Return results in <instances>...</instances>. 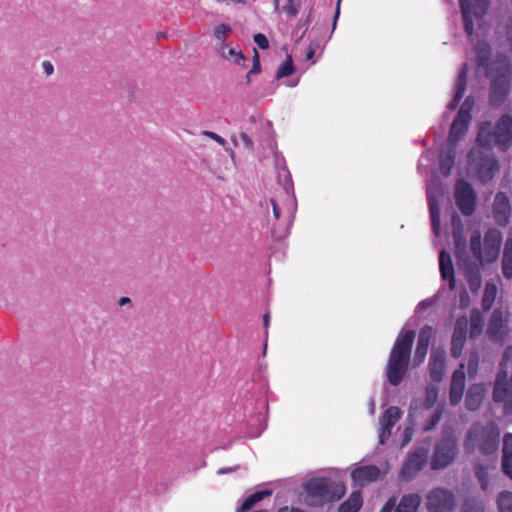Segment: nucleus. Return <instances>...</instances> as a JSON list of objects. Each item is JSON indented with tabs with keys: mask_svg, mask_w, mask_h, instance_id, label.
Returning a JSON list of instances; mask_svg holds the SVG:
<instances>
[{
	"mask_svg": "<svg viewBox=\"0 0 512 512\" xmlns=\"http://www.w3.org/2000/svg\"><path fill=\"white\" fill-rule=\"evenodd\" d=\"M477 143L481 148L497 146L507 150L512 145V117L502 116L495 126L482 123L479 127Z\"/></svg>",
	"mask_w": 512,
	"mask_h": 512,
	"instance_id": "nucleus-3",
	"label": "nucleus"
},
{
	"mask_svg": "<svg viewBox=\"0 0 512 512\" xmlns=\"http://www.w3.org/2000/svg\"><path fill=\"white\" fill-rule=\"evenodd\" d=\"M468 325V319L461 317L457 320L455 329L452 335V347L451 354L453 357H459L462 353V349L466 340V330Z\"/></svg>",
	"mask_w": 512,
	"mask_h": 512,
	"instance_id": "nucleus-17",
	"label": "nucleus"
},
{
	"mask_svg": "<svg viewBox=\"0 0 512 512\" xmlns=\"http://www.w3.org/2000/svg\"><path fill=\"white\" fill-rule=\"evenodd\" d=\"M395 505L396 499L392 497L385 503L380 512H392V510L395 508Z\"/></svg>",
	"mask_w": 512,
	"mask_h": 512,
	"instance_id": "nucleus-51",
	"label": "nucleus"
},
{
	"mask_svg": "<svg viewBox=\"0 0 512 512\" xmlns=\"http://www.w3.org/2000/svg\"><path fill=\"white\" fill-rule=\"evenodd\" d=\"M284 11L291 16H295L299 11V4L294 3L293 0H289V4L284 6Z\"/></svg>",
	"mask_w": 512,
	"mask_h": 512,
	"instance_id": "nucleus-46",
	"label": "nucleus"
},
{
	"mask_svg": "<svg viewBox=\"0 0 512 512\" xmlns=\"http://www.w3.org/2000/svg\"><path fill=\"white\" fill-rule=\"evenodd\" d=\"M271 495L270 491H259L247 497L237 508L236 512H246L252 509L258 502Z\"/></svg>",
	"mask_w": 512,
	"mask_h": 512,
	"instance_id": "nucleus-31",
	"label": "nucleus"
},
{
	"mask_svg": "<svg viewBox=\"0 0 512 512\" xmlns=\"http://www.w3.org/2000/svg\"><path fill=\"white\" fill-rule=\"evenodd\" d=\"M466 74H467V68L466 65L462 67V69L459 72V75L455 82V94L453 97V100L449 103L448 108L450 110L456 109L460 99L463 96V93L465 91L466 86Z\"/></svg>",
	"mask_w": 512,
	"mask_h": 512,
	"instance_id": "nucleus-26",
	"label": "nucleus"
},
{
	"mask_svg": "<svg viewBox=\"0 0 512 512\" xmlns=\"http://www.w3.org/2000/svg\"><path fill=\"white\" fill-rule=\"evenodd\" d=\"M462 512H484V507L477 502H466L463 505Z\"/></svg>",
	"mask_w": 512,
	"mask_h": 512,
	"instance_id": "nucleus-44",
	"label": "nucleus"
},
{
	"mask_svg": "<svg viewBox=\"0 0 512 512\" xmlns=\"http://www.w3.org/2000/svg\"><path fill=\"white\" fill-rule=\"evenodd\" d=\"M369 407H370V413L374 414V412H375V401H374V399L370 400Z\"/></svg>",
	"mask_w": 512,
	"mask_h": 512,
	"instance_id": "nucleus-60",
	"label": "nucleus"
},
{
	"mask_svg": "<svg viewBox=\"0 0 512 512\" xmlns=\"http://www.w3.org/2000/svg\"><path fill=\"white\" fill-rule=\"evenodd\" d=\"M129 302H130V299H129V298H127V297H122V298L120 299V301H119V304H120L121 306H123V305H125V304H127V303H129Z\"/></svg>",
	"mask_w": 512,
	"mask_h": 512,
	"instance_id": "nucleus-61",
	"label": "nucleus"
},
{
	"mask_svg": "<svg viewBox=\"0 0 512 512\" xmlns=\"http://www.w3.org/2000/svg\"><path fill=\"white\" fill-rule=\"evenodd\" d=\"M237 467H230V468H221L217 471V474L219 475H222V474H226V473H229V472H233L236 470Z\"/></svg>",
	"mask_w": 512,
	"mask_h": 512,
	"instance_id": "nucleus-56",
	"label": "nucleus"
},
{
	"mask_svg": "<svg viewBox=\"0 0 512 512\" xmlns=\"http://www.w3.org/2000/svg\"><path fill=\"white\" fill-rule=\"evenodd\" d=\"M498 170L496 160L481 151L472 150L469 155L468 173L477 177L481 182L490 181Z\"/></svg>",
	"mask_w": 512,
	"mask_h": 512,
	"instance_id": "nucleus-7",
	"label": "nucleus"
},
{
	"mask_svg": "<svg viewBox=\"0 0 512 512\" xmlns=\"http://www.w3.org/2000/svg\"><path fill=\"white\" fill-rule=\"evenodd\" d=\"M473 107V101L467 98L462 104L456 119L453 121L449 134V142L456 144L463 135L466 133L469 123L471 121V109Z\"/></svg>",
	"mask_w": 512,
	"mask_h": 512,
	"instance_id": "nucleus-11",
	"label": "nucleus"
},
{
	"mask_svg": "<svg viewBox=\"0 0 512 512\" xmlns=\"http://www.w3.org/2000/svg\"><path fill=\"white\" fill-rule=\"evenodd\" d=\"M468 303H469L468 294L466 292L461 293V295H460V304L462 306H467Z\"/></svg>",
	"mask_w": 512,
	"mask_h": 512,
	"instance_id": "nucleus-55",
	"label": "nucleus"
},
{
	"mask_svg": "<svg viewBox=\"0 0 512 512\" xmlns=\"http://www.w3.org/2000/svg\"><path fill=\"white\" fill-rule=\"evenodd\" d=\"M500 432L495 423L489 422L486 425L476 424L469 431L466 445L471 448H478L483 454H494L499 445Z\"/></svg>",
	"mask_w": 512,
	"mask_h": 512,
	"instance_id": "nucleus-5",
	"label": "nucleus"
},
{
	"mask_svg": "<svg viewBox=\"0 0 512 512\" xmlns=\"http://www.w3.org/2000/svg\"><path fill=\"white\" fill-rule=\"evenodd\" d=\"M270 202L272 204L275 219H279L281 213L280 207L278 206L277 202L274 199H271Z\"/></svg>",
	"mask_w": 512,
	"mask_h": 512,
	"instance_id": "nucleus-52",
	"label": "nucleus"
},
{
	"mask_svg": "<svg viewBox=\"0 0 512 512\" xmlns=\"http://www.w3.org/2000/svg\"><path fill=\"white\" fill-rule=\"evenodd\" d=\"M492 88L491 99L494 104L502 102L511 83V67L505 58H501L492 64L491 70Z\"/></svg>",
	"mask_w": 512,
	"mask_h": 512,
	"instance_id": "nucleus-6",
	"label": "nucleus"
},
{
	"mask_svg": "<svg viewBox=\"0 0 512 512\" xmlns=\"http://www.w3.org/2000/svg\"><path fill=\"white\" fill-rule=\"evenodd\" d=\"M296 210V201L294 198L290 197V212L293 214Z\"/></svg>",
	"mask_w": 512,
	"mask_h": 512,
	"instance_id": "nucleus-58",
	"label": "nucleus"
},
{
	"mask_svg": "<svg viewBox=\"0 0 512 512\" xmlns=\"http://www.w3.org/2000/svg\"><path fill=\"white\" fill-rule=\"evenodd\" d=\"M465 386V373L464 365L460 364V367L454 371L450 386V403L451 405H457L463 396Z\"/></svg>",
	"mask_w": 512,
	"mask_h": 512,
	"instance_id": "nucleus-19",
	"label": "nucleus"
},
{
	"mask_svg": "<svg viewBox=\"0 0 512 512\" xmlns=\"http://www.w3.org/2000/svg\"><path fill=\"white\" fill-rule=\"evenodd\" d=\"M441 414H442V410L438 409L434 413V415L431 417L430 421L425 425L424 429L426 431L433 429L436 426V424L439 422V420L441 418Z\"/></svg>",
	"mask_w": 512,
	"mask_h": 512,
	"instance_id": "nucleus-45",
	"label": "nucleus"
},
{
	"mask_svg": "<svg viewBox=\"0 0 512 512\" xmlns=\"http://www.w3.org/2000/svg\"><path fill=\"white\" fill-rule=\"evenodd\" d=\"M501 241V233L496 229L489 230L485 234L483 242H481L480 233L475 232L470 240V248L474 257L484 265L497 260Z\"/></svg>",
	"mask_w": 512,
	"mask_h": 512,
	"instance_id": "nucleus-4",
	"label": "nucleus"
},
{
	"mask_svg": "<svg viewBox=\"0 0 512 512\" xmlns=\"http://www.w3.org/2000/svg\"><path fill=\"white\" fill-rule=\"evenodd\" d=\"M362 505V497L360 492L354 491L348 500L339 507L340 512H357Z\"/></svg>",
	"mask_w": 512,
	"mask_h": 512,
	"instance_id": "nucleus-32",
	"label": "nucleus"
},
{
	"mask_svg": "<svg viewBox=\"0 0 512 512\" xmlns=\"http://www.w3.org/2000/svg\"><path fill=\"white\" fill-rule=\"evenodd\" d=\"M496 295H497V286L492 282L486 283L483 298H482V306L485 310H488L491 308V306L496 298Z\"/></svg>",
	"mask_w": 512,
	"mask_h": 512,
	"instance_id": "nucleus-33",
	"label": "nucleus"
},
{
	"mask_svg": "<svg viewBox=\"0 0 512 512\" xmlns=\"http://www.w3.org/2000/svg\"><path fill=\"white\" fill-rule=\"evenodd\" d=\"M493 211L495 219L499 224L503 225L507 222L510 213V206L505 194L499 193L496 195Z\"/></svg>",
	"mask_w": 512,
	"mask_h": 512,
	"instance_id": "nucleus-25",
	"label": "nucleus"
},
{
	"mask_svg": "<svg viewBox=\"0 0 512 512\" xmlns=\"http://www.w3.org/2000/svg\"><path fill=\"white\" fill-rule=\"evenodd\" d=\"M250 0H230V2H233V3H242V4H248Z\"/></svg>",
	"mask_w": 512,
	"mask_h": 512,
	"instance_id": "nucleus-63",
	"label": "nucleus"
},
{
	"mask_svg": "<svg viewBox=\"0 0 512 512\" xmlns=\"http://www.w3.org/2000/svg\"><path fill=\"white\" fill-rule=\"evenodd\" d=\"M232 34V27L226 23H218L213 27L212 35L215 40V49L221 44H227L226 39Z\"/></svg>",
	"mask_w": 512,
	"mask_h": 512,
	"instance_id": "nucleus-30",
	"label": "nucleus"
},
{
	"mask_svg": "<svg viewBox=\"0 0 512 512\" xmlns=\"http://www.w3.org/2000/svg\"><path fill=\"white\" fill-rule=\"evenodd\" d=\"M431 378L440 382L445 374V352L443 350H434L431 354L429 363Z\"/></svg>",
	"mask_w": 512,
	"mask_h": 512,
	"instance_id": "nucleus-22",
	"label": "nucleus"
},
{
	"mask_svg": "<svg viewBox=\"0 0 512 512\" xmlns=\"http://www.w3.org/2000/svg\"><path fill=\"white\" fill-rule=\"evenodd\" d=\"M438 398V388L436 386H428L426 389L425 405L430 408L432 407Z\"/></svg>",
	"mask_w": 512,
	"mask_h": 512,
	"instance_id": "nucleus-39",
	"label": "nucleus"
},
{
	"mask_svg": "<svg viewBox=\"0 0 512 512\" xmlns=\"http://www.w3.org/2000/svg\"><path fill=\"white\" fill-rule=\"evenodd\" d=\"M421 503V498L418 494H407L402 496L395 512H417Z\"/></svg>",
	"mask_w": 512,
	"mask_h": 512,
	"instance_id": "nucleus-27",
	"label": "nucleus"
},
{
	"mask_svg": "<svg viewBox=\"0 0 512 512\" xmlns=\"http://www.w3.org/2000/svg\"><path fill=\"white\" fill-rule=\"evenodd\" d=\"M215 50L222 59L240 67H246L247 59L241 50L229 44H221V46H218Z\"/></svg>",
	"mask_w": 512,
	"mask_h": 512,
	"instance_id": "nucleus-21",
	"label": "nucleus"
},
{
	"mask_svg": "<svg viewBox=\"0 0 512 512\" xmlns=\"http://www.w3.org/2000/svg\"><path fill=\"white\" fill-rule=\"evenodd\" d=\"M427 196L429 199L433 232L435 235H438L440 232V210L433 191L430 187L427 189Z\"/></svg>",
	"mask_w": 512,
	"mask_h": 512,
	"instance_id": "nucleus-28",
	"label": "nucleus"
},
{
	"mask_svg": "<svg viewBox=\"0 0 512 512\" xmlns=\"http://www.w3.org/2000/svg\"><path fill=\"white\" fill-rule=\"evenodd\" d=\"M464 20V26L469 36L473 33L474 20L477 22L488 8V0H459Z\"/></svg>",
	"mask_w": 512,
	"mask_h": 512,
	"instance_id": "nucleus-10",
	"label": "nucleus"
},
{
	"mask_svg": "<svg viewBox=\"0 0 512 512\" xmlns=\"http://www.w3.org/2000/svg\"><path fill=\"white\" fill-rule=\"evenodd\" d=\"M304 501L307 505L321 507L338 501L345 494V485L329 478H312L304 484Z\"/></svg>",
	"mask_w": 512,
	"mask_h": 512,
	"instance_id": "nucleus-2",
	"label": "nucleus"
},
{
	"mask_svg": "<svg viewBox=\"0 0 512 512\" xmlns=\"http://www.w3.org/2000/svg\"><path fill=\"white\" fill-rule=\"evenodd\" d=\"M454 506V495L449 490L436 488L427 496V507L430 512H452Z\"/></svg>",
	"mask_w": 512,
	"mask_h": 512,
	"instance_id": "nucleus-12",
	"label": "nucleus"
},
{
	"mask_svg": "<svg viewBox=\"0 0 512 512\" xmlns=\"http://www.w3.org/2000/svg\"><path fill=\"white\" fill-rule=\"evenodd\" d=\"M240 138H241L245 148L251 151L253 149V146H254L253 141L251 140V138L246 133H244V132H242L240 134Z\"/></svg>",
	"mask_w": 512,
	"mask_h": 512,
	"instance_id": "nucleus-50",
	"label": "nucleus"
},
{
	"mask_svg": "<svg viewBox=\"0 0 512 512\" xmlns=\"http://www.w3.org/2000/svg\"><path fill=\"white\" fill-rule=\"evenodd\" d=\"M502 466L505 474L512 479V434L504 438Z\"/></svg>",
	"mask_w": 512,
	"mask_h": 512,
	"instance_id": "nucleus-29",
	"label": "nucleus"
},
{
	"mask_svg": "<svg viewBox=\"0 0 512 512\" xmlns=\"http://www.w3.org/2000/svg\"><path fill=\"white\" fill-rule=\"evenodd\" d=\"M427 455L426 449H419L410 454L401 469L402 476L407 479L412 478L426 463Z\"/></svg>",
	"mask_w": 512,
	"mask_h": 512,
	"instance_id": "nucleus-15",
	"label": "nucleus"
},
{
	"mask_svg": "<svg viewBox=\"0 0 512 512\" xmlns=\"http://www.w3.org/2000/svg\"><path fill=\"white\" fill-rule=\"evenodd\" d=\"M477 49L479 50V60L482 64L486 60V58L489 54V49H488V46L486 45V43L479 44Z\"/></svg>",
	"mask_w": 512,
	"mask_h": 512,
	"instance_id": "nucleus-49",
	"label": "nucleus"
},
{
	"mask_svg": "<svg viewBox=\"0 0 512 512\" xmlns=\"http://www.w3.org/2000/svg\"><path fill=\"white\" fill-rule=\"evenodd\" d=\"M493 400L503 403L505 412L510 413L512 410V375L509 376L507 371L501 369L496 376L493 388Z\"/></svg>",
	"mask_w": 512,
	"mask_h": 512,
	"instance_id": "nucleus-9",
	"label": "nucleus"
},
{
	"mask_svg": "<svg viewBox=\"0 0 512 512\" xmlns=\"http://www.w3.org/2000/svg\"><path fill=\"white\" fill-rule=\"evenodd\" d=\"M294 71L292 58L289 56L284 63L280 65L277 70L276 78L280 79L291 75Z\"/></svg>",
	"mask_w": 512,
	"mask_h": 512,
	"instance_id": "nucleus-38",
	"label": "nucleus"
},
{
	"mask_svg": "<svg viewBox=\"0 0 512 512\" xmlns=\"http://www.w3.org/2000/svg\"><path fill=\"white\" fill-rule=\"evenodd\" d=\"M457 455L456 438L453 432H444L442 439L437 443L431 460L432 469L446 467L453 462Z\"/></svg>",
	"mask_w": 512,
	"mask_h": 512,
	"instance_id": "nucleus-8",
	"label": "nucleus"
},
{
	"mask_svg": "<svg viewBox=\"0 0 512 512\" xmlns=\"http://www.w3.org/2000/svg\"><path fill=\"white\" fill-rule=\"evenodd\" d=\"M503 254L512 255V239L506 240Z\"/></svg>",
	"mask_w": 512,
	"mask_h": 512,
	"instance_id": "nucleus-53",
	"label": "nucleus"
},
{
	"mask_svg": "<svg viewBox=\"0 0 512 512\" xmlns=\"http://www.w3.org/2000/svg\"><path fill=\"white\" fill-rule=\"evenodd\" d=\"M488 469L489 467H482L479 466L476 469V476L478 477L479 481L481 482V487L483 489H486L488 486Z\"/></svg>",
	"mask_w": 512,
	"mask_h": 512,
	"instance_id": "nucleus-41",
	"label": "nucleus"
},
{
	"mask_svg": "<svg viewBox=\"0 0 512 512\" xmlns=\"http://www.w3.org/2000/svg\"><path fill=\"white\" fill-rule=\"evenodd\" d=\"M260 60H259V55H258V52L256 50H254V57H253V67L252 69L247 73V82H250V78H251V75L252 74H258L260 73Z\"/></svg>",
	"mask_w": 512,
	"mask_h": 512,
	"instance_id": "nucleus-43",
	"label": "nucleus"
},
{
	"mask_svg": "<svg viewBox=\"0 0 512 512\" xmlns=\"http://www.w3.org/2000/svg\"><path fill=\"white\" fill-rule=\"evenodd\" d=\"M439 268L443 280L448 281L449 288L452 290L455 287L454 267L451 257L444 250L440 252Z\"/></svg>",
	"mask_w": 512,
	"mask_h": 512,
	"instance_id": "nucleus-24",
	"label": "nucleus"
},
{
	"mask_svg": "<svg viewBox=\"0 0 512 512\" xmlns=\"http://www.w3.org/2000/svg\"><path fill=\"white\" fill-rule=\"evenodd\" d=\"M340 1L341 0H338V3H337V9H336V13H335V17H334V26L336 25V20L339 16V13H340Z\"/></svg>",
	"mask_w": 512,
	"mask_h": 512,
	"instance_id": "nucleus-59",
	"label": "nucleus"
},
{
	"mask_svg": "<svg viewBox=\"0 0 512 512\" xmlns=\"http://www.w3.org/2000/svg\"><path fill=\"white\" fill-rule=\"evenodd\" d=\"M45 67H46V72H47L48 74L52 73V71H53V67H52V65H51V64H49V63H48V64H46V65H45Z\"/></svg>",
	"mask_w": 512,
	"mask_h": 512,
	"instance_id": "nucleus-64",
	"label": "nucleus"
},
{
	"mask_svg": "<svg viewBox=\"0 0 512 512\" xmlns=\"http://www.w3.org/2000/svg\"><path fill=\"white\" fill-rule=\"evenodd\" d=\"M269 318H270V316H269L268 313L263 316V321H264V325H265L266 328L269 325Z\"/></svg>",
	"mask_w": 512,
	"mask_h": 512,
	"instance_id": "nucleus-62",
	"label": "nucleus"
},
{
	"mask_svg": "<svg viewBox=\"0 0 512 512\" xmlns=\"http://www.w3.org/2000/svg\"><path fill=\"white\" fill-rule=\"evenodd\" d=\"M411 437H412V429L408 427L404 431V443H403V445L407 444L411 440Z\"/></svg>",
	"mask_w": 512,
	"mask_h": 512,
	"instance_id": "nucleus-54",
	"label": "nucleus"
},
{
	"mask_svg": "<svg viewBox=\"0 0 512 512\" xmlns=\"http://www.w3.org/2000/svg\"><path fill=\"white\" fill-rule=\"evenodd\" d=\"M456 204L464 215H470L475 207V193L467 182L459 180L455 187Z\"/></svg>",
	"mask_w": 512,
	"mask_h": 512,
	"instance_id": "nucleus-13",
	"label": "nucleus"
},
{
	"mask_svg": "<svg viewBox=\"0 0 512 512\" xmlns=\"http://www.w3.org/2000/svg\"><path fill=\"white\" fill-rule=\"evenodd\" d=\"M454 163V154L446 153L440 157V169L443 175H449Z\"/></svg>",
	"mask_w": 512,
	"mask_h": 512,
	"instance_id": "nucleus-37",
	"label": "nucleus"
},
{
	"mask_svg": "<svg viewBox=\"0 0 512 512\" xmlns=\"http://www.w3.org/2000/svg\"><path fill=\"white\" fill-rule=\"evenodd\" d=\"M414 331L405 327L400 331L390 352L386 375L390 384L397 386L403 379L414 340Z\"/></svg>",
	"mask_w": 512,
	"mask_h": 512,
	"instance_id": "nucleus-1",
	"label": "nucleus"
},
{
	"mask_svg": "<svg viewBox=\"0 0 512 512\" xmlns=\"http://www.w3.org/2000/svg\"><path fill=\"white\" fill-rule=\"evenodd\" d=\"M507 334V325L500 310H494L488 323L487 335L492 341H501Z\"/></svg>",
	"mask_w": 512,
	"mask_h": 512,
	"instance_id": "nucleus-16",
	"label": "nucleus"
},
{
	"mask_svg": "<svg viewBox=\"0 0 512 512\" xmlns=\"http://www.w3.org/2000/svg\"><path fill=\"white\" fill-rule=\"evenodd\" d=\"M203 135L216 141L218 144H220L223 147L226 145V140L212 131H203Z\"/></svg>",
	"mask_w": 512,
	"mask_h": 512,
	"instance_id": "nucleus-47",
	"label": "nucleus"
},
{
	"mask_svg": "<svg viewBox=\"0 0 512 512\" xmlns=\"http://www.w3.org/2000/svg\"><path fill=\"white\" fill-rule=\"evenodd\" d=\"M487 389L484 384H474L470 387L468 390V393L466 395L465 399V405L469 410H477L485 395H486Z\"/></svg>",
	"mask_w": 512,
	"mask_h": 512,
	"instance_id": "nucleus-23",
	"label": "nucleus"
},
{
	"mask_svg": "<svg viewBox=\"0 0 512 512\" xmlns=\"http://www.w3.org/2000/svg\"><path fill=\"white\" fill-rule=\"evenodd\" d=\"M498 508L500 512H512V493L501 492L498 496Z\"/></svg>",
	"mask_w": 512,
	"mask_h": 512,
	"instance_id": "nucleus-36",
	"label": "nucleus"
},
{
	"mask_svg": "<svg viewBox=\"0 0 512 512\" xmlns=\"http://www.w3.org/2000/svg\"><path fill=\"white\" fill-rule=\"evenodd\" d=\"M314 53H315V49L312 46H310L307 51V54H306V59L311 60L314 56Z\"/></svg>",
	"mask_w": 512,
	"mask_h": 512,
	"instance_id": "nucleus-57",
	"label": "nucleus"
},
{
	"mask_svg": "<svg viewBox=\"0 0 512 512\" xmlns=\"http://www.w3.org/2000/svg\"><path fill=\"white\" fill-rule=\"evenodd\" d=\"M401 414V410L395 406H391L384 411L379 419V442L381 444L389 438L391 429L401 418Z\"/></svg>",
	"mask_w": 512,
	"mask_h": 512,
	"instance_id": "nucleus-14",
	"label": "nucleus"
},
{
	"mask_svg": "<svg viewBox=\"0 0 512 512\" xmlns=\"http://www.w3.org/2000/svg\"><path fill=\"white\" fill-rule=\"evenodd\" d=\"M254 41L261 49H266L269 46L268 40L265 35L263 34H256L254 36Z\"/></svg>",
	"mask_w": 512,
	"mask_h": 512,
	"instance_id": "nucleus-48",
	"label": "nucleus"
},
{
	"mask_svg": "<svg viewBox=\"0 0 512 512\" xmlns=\"http://www.w3.org/2000/svg\"><path fill=\"white\" fill-rule=\"evenodd\" d=\"M433 336L434 331L429 326H425L420 330L417 347L413 358V362L416 366L420 365L424 361L428 352L429 342Z\"/></svg>",
	"mask_w": 512,
	"mask_h": 512,
	"instance_id": "nucleus-18",
	"label": "nucleus"
},
{
	"mask_svg": "<svg viewBox=\"0 0 512 512\" xmlns=\"http://www.w3.org/2000/svg\"><path fill=\"white\" fill-rule=\"evenodd\" d=\"M483 329V317L480 312L474 311L470 318V336L477 337Z\"/></svg>",
	"mask_w": 512,
	"mask_h": 512,
	"instance_id": "nucleus-34",
	"label": "nucleus"
},
{
	"mask_svg": "<svg viewBox=\"0 0 512 512\" xmlns=\"http://www.w3.org/2000/svg\"><path fill=\"white\" fill-rule=\"evenodd\" d=\"M501 265L503 275L508 279L512 278V255L503 254Z\"/></svg>",
	"mask_w": 512,
	"mask_h": 512,
	"instance_id": "nucleus-40",
	"label": "nucleus"
},
{
	"mask_svg": "<svg viewBox=\"0 0 512 512\" xmlns=\"http://www.w3.org/2000/svg\"><path fill=\"white\" fill-rule=\"evenodd\" d=\"M467 282L469 285V288L477 292L479 288L481 287V275L479 268L476 267L475 269H469L467 268V274H466Z\"/></svg>",
	"mask_w": 512,
	"mask_h": 512,
	"instance_id": "nucleus-35",
	"label": "nucleus"
},
{
	"mask_svg": "<svg viewBox=\"0 0 512 512\" xmlns=\"http://www.w3.org/2000/svg\"><path fill=\"white\" fill-rule=\"evenodd\" d=\"M379 475L380 470L373 465L357 467L351 472L354 483L359 486H364L377 480Z\"/></svg>",
	"mask_w": 512,
	"mask_h": 512,
	"instance_id": "nucleus-20",
	"label": "nucleus"
},
{
	"mask_svg": "<svg viewBox=\"0 0 512 512\" xmlns=\"http://www.w3.org/2000/svg\"><path fill=\"white\" fill-rule=\"evenodd\" d=\"M477 366H478V355L477 354H471L469 361H468V374L469 377H475L477 373Z\"/></svg>",
	"mask_w": 512,
	"mask_h": 512,
	"instance_id": "nucleus-42",
	"label": "nucleus"
}]
</instances>
